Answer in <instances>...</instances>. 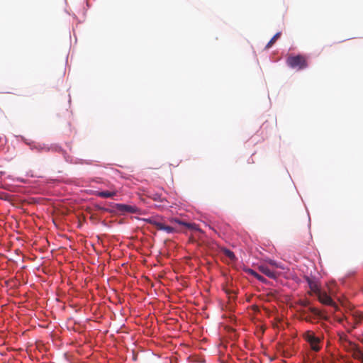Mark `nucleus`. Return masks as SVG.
Instances as JSON below:
<instances>
[{
    "label": "nucleus",
    "mask_w": 363,
    "mask_h": 363,
    "mask_svg": "<svg viewBox=\"0 0 363 363\" xmlns=\"http://www.w3.org/2000/svg\"><path fill=\"white\" fill-rule=\"evenodd\" d=\"M116 194V191H102L97 193V196L101 198H113Z\"/></svg>",
    "instance_id": "nucleus-8"
},
{
    "label": "nucleus",
    "mask_w": 363,
    "mask_h": 363,
    "mask_svg": "<svg viewBox=\"0 0 363 363\" xmlns=\"http://www.w3.org/2000/svg\"><path fill=\"white\" fill-rule=\"evenodd\" d=\"M153 199L155 200V201H157V200H160V196L157 194H156L154 197H153Z\"/></svg>",
    "instance_id": "nucleus-20"
},
{
    "label": "nucleus",
    "mask_w": 363,
    "mask_h": 363,
    "mask_svg": "<svg viewBox=\"0 0 363 363\" xmlns=\"http://www.w3.org/2000/svg\"><path fill=\"white\" fill-rule=\"evenodd\" d=\"M352 350H353V357L356 359H361L363 361V352L359 350L358 346L350 342Z\"/></svg>",
    "instance_id": "nucleus-6"
},
{
    "label": "nucleus",
    "mask_w": 363,
    "mask_h": 363,
    "mask_svg": "<svg viewBox=\"0 0 363 363\" xmlns=\"http://www.w3.org/2000/svg\"><path fill=\"white\" fill-rule=\"evenodd\" d=\"M159 230H164V231L167 232V233H172L175 232V229L173 227L166 225L162 223L161 225L160 226Z\"/></svg>",
    "instance_id": "nucleus-12"
},
{
    "label": "nucleus",
    "mask_w": 363,
    "mask_h": 363,
    "mask_svg": "<svg viewBox=\"0 0 363 363\" xmlns=\"http://www.w3.org/2000/svg\"><path fill=\"white\" fill-rule=\"evenodd\" d=\"M286 64L293 69L301 70L308 67L306 57L303 55H290L286 59Z\"/></svg>",
    "instance_id": "nucleus-1"
},
{
    "label": "nucleus",
    "mask_w": 363,
    "mask_h": 363,
    "mask_svg": "<svg viewBox=\"0 0 363 363\" xmlns=\"http://www.w3.org/2000/svg\"><path fill=\"white\" fill-rule=\"evenodd\" d=\"M33 150H36L38 152H48L50 150V147L45 145H38L33 147Z\"/></svg>",
    "instance_id": "nucleus-10"
},
{
    "label": "nucleus",
    "mask_w": 363,
    "mask_h": 363,
    "mask_svg": "<svg viewBox=\"0 0 363 363\" xmlns=\"http://www.w3.org/2000/svg\"><path fill=\"white\" fill-rule=\"evenodd\" d=\"M255 278L263 283H265L267 281V279L262 276L259 275V274H257Z\"/></svg>",
    "instance_id": "nucleus-18"
},
{
    "label": "nucleus",
    "mask_w": 363,
    "mask_h": 363,
    "mask_svg": "<svg viewBox=\"0 0 363 363\" xmlns=\"http://www.w3.org/2000/svg\"><path fill=\"white\" fill-rule=\"evenodd\" d=\"M223 252H224V255L226 257H228L230 259L234 260L235 259V256L234 253L231 250H228V249H225L223 250Z\"/></svg>",
    "instance_id": "nucleus-13"
},
{
    "label": "nucleus",
    "mask_w": 363,
    "mask_h": 363,
    "mask_svg": "<svg viewBox=\"0 0 363 363\" xmlns=\"http://www.w3.org/2000/svg\"><path fill=\"white\" fill-rule=\"evenodd\" d=\"M245 272L248 274H250L252 276H253L254 277H256L257 274L255 271H254L253 269H250V268H247V269H245Z\"/></svg>",
    "instance_id": "nucleus-16"
},
{
    "label": "nucleus",
    "mask_w": 363,
    "mask_h": 363,
    "mask_svg": "<svg viewBox=\"0 0 363 363\" xmlns=\"http://www.w3.org/2000/svg\"><path fill=\"white\" fill-rule=\"evenodd\" d=\"M303 337L311 346V350L315 352H318L320 350V340L319 337L315 336L312 331L308 330L303 334Z\"/></svg>",
    "instance_id": "nucleus-2"
},
{
    "label": "nucleus",
    "mask_w": 363,
    "mask_h": 363,
    "mask_svg": "<svg viewBox=\"0 0 363 363\" xmlns=\"http://www.w3.org/2000/svg\"><path fill=\"white\" fill-rule=\"evenodd\" d=\"M309 311L313 314H314L315 315H320V311L318 308H315V307H309Z\"/></svg>",
    "instance_id": "nucleus-17"
},
{
    "label": "nucleus",
    "mask_w": 363,
    "mask_h": 363,
    "mask_svg": "<svg viewBox=\"0 0 363 363\" xmlns=\"http://www.w3.org/2000/svg\"><path fill=\"white\" fill-rule=\"evenodd\" d=\"M281 36V33L278 32L277 33L272 39L269 41V43L267 44L265 48L269 49L270 48L273 44L277 41V40Z\"/></svg>",
    "instance_id": "nucleus-11"
},
{
    "label": "nucleus",
    "mask_w": 363,
    "mask_h": 363,
    "mask_svg": "<svg viewBox=\"0 0 363 363\" xmlns=\"http://www.w3.org/2000/svg\"><path fill=\"white\" fill-rule=\"evenodd\" d=\"M144 220L147 223H150L154 226H155L157 228V230L160 229V226L162 224V222H160L159 220V218H157V217H150L149 218H145L144 219Z\"/></svg>",
    "instance_id": "nucleus-9"
},
{
    "label": "nucleus",
    "mask_w": 363,
    "mask_h": 363,
    "mask_svg": "<svg viewBox=\"0 0 363 363\" xmlns=\"http://www.w3.org/2000/svg\"><path fill=\"white\" fill-rule=\"evenodd\" d=\"M115 208L121 213H130L140 214V209L136 206L116 203L115 204Z\"/></svg>",
    "instance_id": "nucleus-3"
},
{
    "label": "nucleus",
    "mask_w": 363,
    "mask_h": 363,
    "mask_svg": "<svg viewBox=\"0 0 363 363\" xmlns=\"http://www.w3.org/2000/svg\"><path fill=\"white\" fill-rule=\"evenodd\" d=\"M301 304H302L303 306L306 307V306H308L309 305V301H302Z\"/></svg>",
    "instance_id": "nucleus-19"
},
{
    "label": "nucleus",
    "mask_w": 363,
    "mask_h": 363,
    "mask_svg": "<svg viewBox=\"0 0 363 363\" xmlns=\"http://www.w3.org/2000/svg\"><path fill=\"white\" fill-rule=\"evenodd\" d=\"M172 221H174L179 225H184V226L187 227L188 228H191L193 226V225L191 223H185L183 221H180L178 219H174Z\"/></svg>",
    "instance_id": "nucleus-15"
},
{
    "label": "nucleus",
    "mask_w": 363,
    "mask_h": 363,
    "mask_svg": "<svg viewBox=\"0 0 363 363\" xmlns=\"http://www.w3.org/2000/svg\"><path fill=\"white\" fill-rule=\"evenodd\" d=\"M267 262L272 267H275V268H281V269H284V267L279 263H277V262H275L274 260H272V259H268L267 260Z\"/></svg>",
    "instance_id": "nucleus-14"
},
{
    "label": "nucleus",
    "mask_w": 363,
    "mask_h": 363,
    "mask_svg": "<svg viewBox=\"0 0 363 363\" xmlns=\"http://www.w3.org/2000/svg\"><path fill=\"white\" fill-rule=\"evenodd\" d=\"M316 296L318 297V301L323 303V304H325V305H327V306H333L335 307V308H337L336 303L333 301V299L331 298V297L330 296H328L327 294V293L325 291H321L320 292H319Z\"/></svg>",
    "instance_id": "nucleus-4"
},
{
    "label": "nucleus",
    "mask_w": 363,
    "mask_h": 363,
    "mask_svg": "<svg viewBox=\"0 0 363 363\" xmlns=\"http://www.w3.org/2000/svg\"><path fill=\"white\" fill-rule=\"evenodd\" d=\"M259 270L269 278L276 279L277 277V273L275 271L271 270L267 266H264V265L259 266Z\"/></svg>",
    "instance_id": "nucleus-5"
},
{
    "label": "nucleus",
    "mask_w": 363,
    "mask_h": 363,
    "mask_svg": "<svg viewBox=\"0 0 363 363\" xmlns=\"http://www.w3.org/2000/svg\"><path fill=\"white\" fill-rule=\"evenodd\" d=\"M308 283L311 291L316 296L319 292L321 291L318 284L315 281L308 279Z\"/></svg>",
    "instance_id": "nucleus-7"
}]
</instances>
